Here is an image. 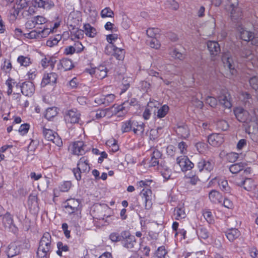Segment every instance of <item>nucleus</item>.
Here are the masks:
<instances>
[{
    "label": "nucleus",
    "instance_id": "f257e3e1",
    "mask_svg": "<svg viewBox=\"0 0 258 258\" xmlns=\"http://www.w3.org/2000/svg\"><path fill=\"white\" fill-rule=\"evenodd\" d=\"M145 126L144 123L130 118L121 123L120 130L122 134L132 131L136 135L142 136L144 132Z\"/></svg>",
    "mask_w": 258,
    "mask_h": 258
},
{
    "label": "nucleus",
    "instance_id": "f03ea898",
    "mask_svg": "<svg viewBox=\"0 0 258 258\" xmlns=\"http://www.w3.org/2000/svg\"><path fill=\"white\" fill-rule=\"evenodd\" d=\"M51 236L49 232H45L41 237L37 254L39 258L49 257L51 252Z\"/></svg>",
    "mask_w": 258,
    "mask_h": 258
},
{
    "label": "nucleus",
    "instance_id": "7ed1b4c3",
    "mask_svg": "<svg viewBox=\"0 0 258 258\" xmlns=\"http://www.w3.org/2000/svg\"><path fill=\"white\" fill-rule=\"evenodd\" d=\"M90 170V167L89 165L88 160L85 157H81L77 163V168H74L73 172L78 181L81 180L82 172H89Z\"/></svg>",
    "mask_w": 258,
    "mask_h": 258
},
{
    "label": "nucleus",
    "instance_id": "20e7f679",
    "mask_svg": "<svg viewBox=\"0 0 258 258\" xmlns=\"http://www.w3.org/2000/svg\"><path fill=\"white\" fill-rule=\"evenodd\" d=\"M82 21L81 14L78 12H73L70 14L68 20V25L70 30H77V32L81 33V30L79 29Z\"/></svg>",
    "mask_w": 258,
    "mask_h": 258
},
{
    "label": "nucleus",
    "instance_id": "39448f33",
    "mask_svg": "<svg viewBox=\"0 0 258 258\" xmlns=\"http://www.w3.org/2000/svg\"><path fill=\"white\" fill-rule=\"evenodd\" d=\"M233 111L236 119L239 122L248 124L254 120L253 116H251L247 110L242 107H236Z\"/></svg>",
    "mask_w": 258,
    "mask_h": 258
},
{
    "label": "nucleus",
    "instance_id": "423d86ee",
    "mask_svg": "<svg viewBox=\"0 0 258 258\" xmlns=\"http://www.w3.org/2000/svg\"><path fill=\"white\" fill-rule=\"evenodd\" d=\"M122 239L121 240L122 245L126 248L137 249L138 243L136 241V238L134 235H131L128 231H122Z\"/></svg>",
    "mask_w": 258,
    "mask_h": 258
},
{
    "label": "nucleus",
    "instance_id": "0eeeda50",
    "mask_svg": "<svg viewBox=\"0 0 258 258\" xmlns=\"http://www.w3.org/2000/svg\"><path fill=\"white\" fill-rule=\"evenodd\" d=\"M43 134L44 138L49 141L52 142L58 147L62 145V142L58 134L53 131L43 127Z\"/></svg>",
    "mask_w": 258,
    "mask_h": 258
},
{
    "label": "nucleus",
    "instance_id": "6e6552de",
    "mask_svg": "<svg viewBox=\"0 0 258 258\" xmlns=\"http://www.w3.org/2000/svg\"><path fill=\"white\" fill-rule=\"evenodd\" d=\"M222 60L224 67L229 70L231 75H236L237 71L235 69V63L233 58L228 52L225 53L222 55Z\"/></svg>",
    "mask_w": 258,
    "mask_h": 258
},
{
    "label": "nucleus",
    "instance_id": "1a4fd4ad",
    "mask_svg": "<svg viewBox=\"0 0 258 258\" xmlns=\"http://www.w3.org/2000/svg\"><path fill=\"white\" fill-rule=\"evenodd\" d=\"M72 153L74 155H83L89 151L87 145L83 141H78L73 143L71 146Z\"/></svg>",
    "mask_w": 258,
    "mask_h": 258
},
{
    "label": "nucleus",
    "instance_id": "9d476101",
    "mask_svg": "<svg viewBox=\"0 0 258 258\" xmlns=\"http://www.w3.org/2000/svg\"><path fill=\"white\" fill-rule=\"evenodd\" d=\"M109 49L113 51L112 55H113L118 60H123L125 56V50L123 49L118 48L115 45H107L105 48V53L109 55L111 53Z\"/></svg>",
    "mask_w": 258,
    "mask_h": 258
},
{
    "label": "nucleus",
    "instance_id": "9b49d317",
    "mask_svg": "<svg viewBox=\"0 0 258 258\" xmlns=\"http://www.w3.org/2000/svg\"><path fill=\"white\" fill-rule=\"evenodd\" d=\"M17 87L21 88V93L25 96H31L35 92V86L31 81H25L16 84Z\"/></svg>",
    "mask_w": 258,
    "mask_h": 258
},
{
    "label": "nucleus",
    "instance_id": "f8f14e48",
    "mask_svg": "<svg viewBox=\"0 0 258 258\" xmlns=\"http://www.w3.org/2000/svg\"><path fill=\"white\" fill-rule=\"evenodd\" d=\"M176 162L183 172L191 170L194 167V164L186 156H181L177 157Z\"/></svg>",
    "mask_w": 258,
    "mask_h": 258
},
{
    "label": "nucleus",
    "instance_id": "ddd939ff",
    "mask_svg": "<svg viewBox=\"0 0 258 258\" xmlns=\"http://www.w3.org/2000/svg\"><path fill=\"white\" fill-rule=\"evenodd\" d=\"M214 166L215 163L212 159L206 160L204 158L200 159L197 164L200 172L205 170L210 172L213 170Z\"/></svg>",
    "mask_w": 258,
    "mask_h": 258
},
{
    "label": "nucleus",
    "instance_id": "4468645a",
    "mask_svg": "<svg viewBox=\"0 0 258 258\" xmlns=\"http://www.w3.org/2000/svg\"><path fill=\"white\" fill-rule=\"evenodd\" d=\"M64 118L66 121L70 122L71 123H79L80 113L76 109H70L65 112Z\"/></svg>",
    "mask_w": 258,
    "mask_h": 258
},
{
    "label": "nucleus",
    "instance_id": "2eb2a0df",
    "mask_svg": "<svg viewBox=\"0 0 258 258\" xmlns=\"http://www.w3.org/2000/svg\"><path fill=\"white\" fill-rule=\"evenodd\" d=\"M3 223L5 229H9L14 233H16L18 229L14 224L12 216L8 212L5 214L3 217Z\"/></svg>",
    "mask_w": 258,
    "mask_h": 258
},
{
    "label": "nucleus",
    "instance_id": "dca6fc26",
    "mask_svg": "<svg viewBox=\"0 0 258 258\" xmlns=\"http://www.w3.org/2000/svg\"><path fill=\"white\" fill-rule=\"evenodd\" d=\"M224 138L221 134L213 133L208 137V142L213 147H219L224 142Z\"/></svg>",
    "mask_w": 258,
    "mask_h": 258
},
{
    "label": "nucleus",
    "instance_id": "f3484780",
    "mask_svg": "<svg viewBox=\"0 0 258 258\" xmlns=\"http://www.w3.org/2000/svg\"><path fill=\"white\" fill-rule=\"evenodd\" d=\"M152 190L149 188L143 189L141 193V196L145 200V208L147 210H149L152 208Z\"/></svg>",
    "mask_w": 258,
    "mask_h": 258
},
{
    "label": "nucleus",
    "instance_id": "a211bd4d",
    "mask_svg": "<svg viewBox=\"0 0 258 258\" xmlns=\"http://www.w3.org/2000/svg\"><path fill=\"white\" fill-rule=\"evenodd\" d=\"M80 204L78 200L71 199L67 201V204L64 206V208L67 212L71 215L78 211Z\"/></svg>",
    "mask_w": 258,
    "mask_h": 258
},
{
    "label": "nucleus",
    "instance_id": "6ab92c4d",
    "mask_svg": "<svg viewBox=\"0 0 258 258\" xmlns=\"http://www.w3.org/2000/svg\"><path fill=\"white\" fill-rule=\"evenodd\" d=\"M54 0H38L35 2H32L34 7L49 10L54 7Z\"/></svg>",
    "mask_w": 258,
    "mask_h": 258
},
{
    "label": "nucleus",
    "instance_id": "aec40b11",
    "mask_svg": "<svg viewBox=\"0 0 258 258\" xmlns=\"http://www.w3.org/2000/svg\"><path fill=\"white\" fill-rule=\"evenodd\" d=\"M175 131L177 135L181 138L186 139L190 136V131L188 126L184 123L177 124L175 129Z\"/></svg>",
    "mask_w": 258,
    "mask_h": 258
},
{
    "label": "nucleus",
    "instance_id": "412c9836",
    "mask_svg": "<svg viewBox=\"0 0 258 258\" xmlns=\"http://www.w3.org/2000/svg\"><path fill=\"white\" fill-rule=\"evenodd\" d=\"M207 45L211 56H215L220 53L221 51L220 46L217 42L208 41L207 42Z\"/></svg>",
    "mask_w": 258,
    "mask_h": 258
},
{
    "label": "nucleus",
    "instance_id": "4be33fe9",
    "mask_svg": "<svg viewBox=\"0 0 258 258\" xmlns=\"http://www.w3.org/2000/svg\"><path fill=\"white\" fill-rule=\"evenodd\" d=\"M57 75L55 73H51L44 75L42 80L41 87H45L48 84H55L56 83Z\"/></svg>",
    "mask_w": 258,
    "mask_h": 258
},
{
    "label": "nucleus",
    "instance_id": "5701e85b",
    "mask_svg": "<svg viewBox=\"0 0 258 258\" xmlns=\"http://www.w3.org/2000/svg\"><path fill=\"white\" fill-rule=\"evenodd\" d=\"M20 247L15 243H11L8 247L6 253L8 258L13 257L20 253Z\"/></svg>",
    "mask_w": 258,
    "mask_h": 258
},
{
    "label": "nucleus",
    "instance_id": "b1692460",
    "mask_svg": "<svg viewBox=\"0 0 258 258\" xmlns=\"http://www.w3.org/2000/svg\"><path fill=\"white\" fill-rule=\"evenodd\" d=\"M162 156V153L156 148L154 149V151L151 155V160L150 163L151 166H155L158 165L159 163V159H161Z\"/></svg>",
    "mask_w": 258,
    "mask_h": 258
},
{
    "label": "nucleus",
    "instance_id": "393cba45",
    "mask_svg": "<svg viewBox=\"0 0 258 258\" xmlns=\"http://www.w3.org/2000/svg\"><path fill=\"white\" fill-rule=\"evenodd\" d=\"M242 186L247 191H251L255 187V184L253 179L246 177H242Z\"/></svg>",
    "mask_w": 258,
    "mask_h": 258
},
{
    "label": "nucleus",
    "instance_id": "a878e982",
    "mask_svg": "<svg viewBox=\"0 0 258 258\" xmlns=\"http://www.w3.org/2000/svg\"><path fill=\"white\" fill-rule=\"evenodd\" d=\"M210 201L213 203H221L222 196L221 194L216 190H211L209 194Z\"/></svg>",
    "mask_w": 258,
    "mask_h": 258
},
{
    "label": "nucleus",
    "instance_id": "bb28decb",
    "mask_svg": "<svg viewBox=\"0 0 258 258\" xmlns=\"http://www.w3.org/2000/svg\"><path fill=\"white\" fill-rule=\"evenodd\" d=\"M226 236L230 241H233L240 235V231L236 228H231L225 232Z\"/></svg>",
    "mask_w": 258,
    "mask_h": 258
},
{
    "label": "nucleus",
    "instance_id": "cd10ccee",
    "mask_svg": "<svg viewBox=\"0 0 258 258\" xmlns=\"http://www.w3.org/2000/svg\"><path fill=\"white\" fill-rule=\"evenodd\" d=\"M83 28L84 29V32L87 36L93 38L96 36L97 34L96 30L95 28L92 27L90 24H85L84 25Z\"/></svg>",
    "mask_w": 258,
    "mask_h": 258
},
{
    "label": "nucleus",
    "instance_id": "c85d7f7f",
    "mask_svg": "<svg viewBox=\"0 0 258 258\" xmlns=\"http://www.w3.org/2000/svg\"><path fill=\"white\" fill-rule=\"evenodd\" d=\"M59 64L65 71L70 70L74 67L72 60L67 58L61 59Z\"/></svg>",
    "mask_w": 258,
    "mask_h": 258
},
{
    "label": "nucleus",
    "instance_id": "c756f323",
    "mask_svg": "<svg viewBox=\"0 0 258 258\" xmlns=\"http://www.w3.org/2000/svg\"><path fill=\"white\" fill-rule=\"evenodd\" d=\"M218 101L225 108H230L232 107V104L228 96L226 94L221 95L218 97Z\"/></svg>",
    "mask_w": 258,
    "mask_h": 258
},
{
    "label": "nucleus",
    "instance_id": "7c9ffc66",
    "mask_svg": "<svg viewBox=\"0 0 258 258\" xmlns=\"http://www.w3.org/2000/svg\"><path fill=\"white\" fill-rule=\"evenodd\" d=\"M238 54L241 57L245 58L248 59H251L253 56L251 50L246 47L241 48L239 50Z\"/></svg>",
    "mask_w": 258,
    "mask_h": 258
},
{
    "label": "nucleus",
    "instance_id": "2f4dec72",
    "mask_svg": "<svg viewBox=\"0 0 258 258\" xmlns=\"http://www.w3.org/2000/svg\"><path fill=\"white\" fill-rule=\"evenodd\" d=\"M245 165H246L241 162L234 164L229 167V170L231 173L236 174L241 171L244 169Z\"/></svg>",
    "mask_w": 258,
    "mask_h": 258
},
{
    "label": "nucleus",
    "instance_id": "473e14b6",
    "mask_svg": "<svg viewBox=\"0 0 258 258\" xmlns=\"http://www.w3.org/2000/svg\"><path fill=\"white\" fill-rule=\"evenodd\" d=\"M248 81L250 87L255 91H258V75L249 77ZM257 99L258 100V94L257 95Z\"/></svg>",
    "mask_w": 258,
    "mask_h": 258
},
{
    "label": "nucleus",
    "instance_id": "72a5a7b5",
    "mask_svg": "<svg viewBox=\"0 0 258 258\" xmlns=\"http://www.w3.org/2000/svg\"><path fill=\"white\" fill-rule=\"evenodd\" d=\"M56 110L57 108L55 107L48 108L46 110V112L44 114V117L47 120H50L52 118H53L57 115V112Z\"/></svg>",
    "mask_w": 258,
    "mask_h": 258
},
{
    "label": "nucleus",
    "instance_id": "f704fd0d",
    "mask_svg": "<svg viewBox=\"0 0 258 258\" xmlns=\"http://www.w3.org/2000/svg\"><path fill=\"white\" fill-rule=\"evenodd\" d=\"M198 237L200 239H206L209 237V233L207 229L203 227H199L197 230Z\"/></svg>",
    "mask_w": 258,
    "mask_h": 258
},
{
    "label": "nucleus",
    "instance_id": "c9c22d12",
    "mask_svg": "<svg viewBox=\"0 0 258 258\" xmlns=\"http://www.w3.org/2000/svg\"><path fill=\"white\" fill-rule=\"evenodd\" d=\"M174 214L176 216L175 219L179 220L180 219L184 218L186 216V214L184 211V207H177L175 208Z\"/></svg>",
    "mask_w": 258,
    "mask_h": 258
},
{
    "label": "nucleus",
    "instance_id": "e433bc0d",
    "mask_svg": "<svg viewBox=\"0 0 258 258\" xmlns=\"http://www.w3.org/2000/svg\"><path fill=\"white\" fill-rule=\"evenodd\" d=\"M61 39V36L60 35H57L54 37H50L46 41V45L50 47H53L57 45Z\"/></svg>",
    "mask_w": 258,
    "mask_h": 258
},
{
    "label": "nucleus",
    "instance_id": "4c0bfd02",
    "mask_svg": "<svg viewBox=\"0 0 258 258\" xmlns=\"http://www.w3.org/2000/svg\"><path fill=\"white\" fill-rule=\"evenodd\" d=\"M253 34L251 32L243 30L240 32V37L244 41H249L253 38Z\"/></svg>",
    "mask_w": 258,
    "mask_h": 258
},
{
    "label": "nucleus",
    "instance_id": "58836bf2",
    "mask_svg": "<svg viewBox=\"0 0 258 258\" xmlns=\"http://www.w3.org/2000/svg\"><path fill=\"white\" fill-rule=\"evenodd\" d=\"M169 110V107L167 105H164L160 108L157 107V116L158 118H162L165 116Z\"/></svg>",
    "mask_w": 258,
    "mask_h": 258
},
{
    "label": "nucleus",
    "instance_id": "ea45409f",
    "mask_svg": "<svg viewBox=\"0 0 258 258\" xmlns=\"http://www.w3.org/2000/svg\"><path fill=\"white\" fill-rule=\"evenodd\" d=\"M110 110V108L104 109H98L96 111H92V114L95 113V117L97 119H99L106 115L107 113Z\"/></svg>",
    "mask_w": 258,
    "mask_h": 258
},
{
    "label": "nucleus",
    "instance_id": "a19ab883",
    "mask_svg": "<svg viewBox=\"0 0 258 258\" xmlns=\"http://www.w3.org/2000/svg\"><path fill=\"white\" fill-rule=\"evenodd\" d=\"M167 253V250L165 249V246H161L158 247L156 251L155 254L158 258H165L166 256H169Z\"/></svg>",
    "mask_w": 258,
    "mask_h": 258
},
{
    "label": "nucleus",
    "instance_id": "79ce46f5",
    "mask_svg": "<svg viewBox=\"0 0 258 258\" xmlns=\"http://www.w3.org/2000/svg\"><path fill=\"white\" fill-rule=\"evenodd\" d=\"M220 189L225 193H230L231 188L228 185V181L226 180H222L218 182Z\"/></svg>",
    "mask_w": 258,
    "mask_h": 258
},
{
    "label": "nucleus",
    "instance_id": "37998d69",
    "mask_svg": "<svg viewBox=\"0 0 258 258\" xmlns=\"http://www.w3.org/2000/svg\"><path fill=\"white\" fill-rule=\"evenodd\" d=\"M17 61L21 66L24 67H28L32 63L29 57L23 55L19 56L17 59Z\"/></svg>",
    "mask_w": 258,
    "mask_h": 258
},
{
    "label": "nucleus",
    "instance_id": "c03bdc74",
    "mask_svg": "<svg viewBox=\"0 0 258 258\" xmlns=\"http://www.w3.org/2000/svg\"><path fill=\"white\" fill-rule=\"evenodd\" d=\"M29 204L34 208L38 207V198L36 195L33 193L31 194L28 197Z\"/></svg>",
    "mask_w": 258,
    "mask_h": 258
},
{
    "label": "nucleus",
    "instance_id": "a18cd8bd",
    "mask_svg": "<svg viewBox=\"0 0 258 258\" xmlns=\"http://www.w3.org/2000/svg\"><path fill=\"white\" fill-rule=\"evenodd\" d=\"M101 16L102 18L110 17L112 18L114 16L113 12L109 7H106L101 12Z\"/></svg>",
    "mask_w": 258,
    "mask_h": 258
},
{
    "label": "nucleus",
    "instance_id": "49530a36",
    "mask_svg": "<svg viewBox=\"0 0 258 258\" xmlns=\"http://www.w3.org/2000/svg\"><path fill=\"white\" fill-rule=\"evenodd\" d=\"M109 239L112 241V242H118V241H121L122 239V232L120 233V235L117 232H113L111 233L109 235Z\"/></svg>",
    "mask_w": 258,
    "mask_h": 258
},
{
    "label": "nucleus",
    "instance_id": "de8ad7c7",
    "mask_svg": "<svg viewBox=\"0 0 258 258\" xmlns=\"http://www.w3.org/2000/svg\"><path fill=\"white\" fill-rule=\"evenodd\" d=\"M156 103L158 105H159V103H158V102H153L150 101L147 105L148 109H149V110H150V113L151 114L153 113L155 115H156L157 114V107L156 106Z\"/></svg>",
    "mask_w": 258,
    "mask_h": 258
},
{
    "label": "nucleus",
    "instance_id": "09e8293b",
    "mask_svg": "<svg viewBox=\"0 0 258 258\" xmlns=\"http://www.w3.org/2000/svg\"><path fill=\"white\" fill-rule=\"evenodd\" d=\"M24 37L28 39H40L39 31L32 30L24 34Z\"/></svg>",
    "mask_w": 258,
    "mask_h": 258
},
{
    "label": "nucleus",
    "instance_id": "8fccbe9b",
    "mask_svg": "<svg viewBox=\"0 0 258 258\" xmlns=\"http://www.w3.org/2000/svg\"><path fill=\"white\" fill-rule=\"evenodd\" d=\"M52 32L51 28L44 27L41 31H39L40 39L47 37Z\"/></svg>",
    "mask_w": 258,
    "mask_h": 258
},
{
    "label": "nucleus",
    "instance_id": "3c124183",
    "mask_svg": "<svg viewBox=\"0 0 258 258\" xmlns=\"http://www.w3.org/2000/svg\"><path fill=\"white\" fill-rule=\"evenodd\" d=\"M104 101H105V106H107L109 105V104L112 102L115 99V96L114 94H110L104 96Z\"/></svg>",
    "mask_w": 258,
    "mask_h": 258
},
{
    "label": "nucleus",
    "instance_id": "603ef678",
    "mask_svg": "<svg viewBox=\"0 0 258 258\" xmlns=\"http://www.w3.org/2000/svg\"><path fill=\"white\" fill-rule=\"evenodd\" d=\"M166 5L174 10H177L179 8V5L175 0H167Z\"/></svg>",
    "mask_w": 258,
    "mask_h": 258
},
{
    "label": "nucleus",
    "instance_id": "864d4df0",
    "mask_svg": "<svg viewBox=\"0 0 258 258\" xmlns=\"http://www.w3.org/2000/svg\"><path fill=\"white\" fill-rule=\"evenodd\" d=\"M160 136L158 130L151 129L149 133V139L150 140L154 141L158 139Z\"/></svg>",
    "mask_w": 258,
    "mask_h": 258
},
{
    "label": "nucleus",
    "instance_id": "5fc2aeb1",
    "mask_svg": "<svg viewBox=\"0 0 258 258\" xmlns=\"http://www.w3.org/2000/svg\"><path fill=\"white\" fill-rule=\"evenodd\" d=\"M39 144V141L38 140L32 139L28 146V149L31 151H35Z\"/></svg>",
    "mask_w": 258,
    "mask_h": 258
},
{
    "label": "nucleus",
    "instance_id": "6e6d98bb",
    "mask_svg": "<svg viewBox=\"0 0 258 258\" xmlns=\"http://www.w3.org/2000/svg\"><path fill=\"white\" fill-rule=\"evenodd\" d=\"M241 96L243 100L245 102V105L248 103V105L250 104V101H252L251 95L247 92H243L241 93Z\"/></svg>",
    "mask_w": 258,
    "mask_h": 258
},
{
    "label": "nucleus",
    "instance_id": "4d7b16f0",
    "mask_svg": "<svg viewBox=\"0 0 258 258\" xmlns=\"http://www.w3.org/2000/svg\"><path fill=\"white\" fill-rule=\"evenodd\" d=\"M29 127L30 125L28 123L21 124L19 129V132L21 135H24L28 133Z\"/></svg>",
    "mask_w": 258,
    "mask_h": 258
},
{
    "label": "nucleus",
    "instance_id": "13d9d810",
    "mask_svg": "<svg viewBox=\"0 0 258 258\" xmlns=\"http://www.w3.org/2000/svg\"><path fill=\"white\" fill-rule=\"evenodd\" d=\"M72 183L70 181H64L60 186V191L63 192L68 191L71 187Z\"/></svg>",
    "mask_w": 258,
    "mask_h": 258
},
{
    "label": "nucleus",
    "instance_id": "bf43d9fd",
    "mask_svg": "<svg viewBox=\"0 0 258 258\" xmlns=\"http://www.w3.org/2000/svg\"><path fill=\"white\" fill-rule=\"evenodd\" d=\"M23 10L18 7L17 9H14L13 13H11L10 18L11 20H15L16 19L17 16H19L20 13L22 14Z\"/></svg>",
    "mask_w": 258,
    "mask_h": 258
},
{
    "label": "nucleus",
    "instance_id": "052dcab7",
    "mask_svg": "<svg viewBox=\"0 0 258 258\" xmlns=\"http://www.w3.org/2000/svg\"><path fill=\"white\" fill-rule=\"evenodd\" d=\"M238 158V154L235 153H230L227 154V159L230 162H235Z\"/></svg>",
    "mask_w": 258,
    "mask_h": 258
},
{
    "label": "nucleus",
    "instance_id": "680f3d73",
    "mask_svg": "<svg viewBox=\"0 0 258 258\" xmlns=\"http://www.w3.org/2000/svg\"><path fill=\"white\" fill-rule=\"evenodd\" d=\"M36 25L37 24H43L46 23V19L43 16H37L33 18Z\"/></svg>",
    "mask_w": 258,
    "mask_h": 258
},
{
    "label": "nucleus",
    "instance_id": "e2e57ef3",
    "mask_svg": "<svg viewBox=\"0 0 258 258\" xmlns=\"http://www.w3.org/2000/svg\"><path fill=\"white\" fill-rule=\"evenodd\" d=\"M170 54L175 58H178L180 60L183 59L182 54L179 52L177 49H174L170 52Z\"/></svg>",
    "mask_w": 258,
    "mask_h": 258
},
{
    "label": "nucleus",
    "instance_id": "0e129e2a",
    "mask_svg": "<svg viewBox=\"0 0 258 258\" xmlns=\"http://www.w3.org/2000/svg\"><path fill=\"white\" fill-rule=\"evenodd\" d=\"M158 33V29L157 28H149L146 31L147 36L151 38L154 37Z\"/></svg>",
    "mask_w": 258,
    "mask_h": 258
},
{
    "label": "nucleus",
    "instance_id": "69168bd1",
    "mask_svg": "<svg viewBox=\"0 0 258 258\" xmlns=\"http://www.w3.org/2000/svg\"><path fill=\"white\" fill-rule=\"evenodd\" d=\"M117 38L118 35L116 34H109L106 36V40L109 43V45H115L112 41L117 40Z\"/></svg>",
    "mask_w": 258,
    "mask_h": 258
},
{
    "label": "nucleus",
    "instance_id": "338daca9",
    "mask_svg": "<svg viewBox=\"0 0 258 258\" xmlns=\"http://www.w3.org/2000/svg\"><path fill=\"white\" fill-rule=\"evenodd\" d=\"M12 68V64L10 60H6L4 61V66L2 67V69L6 73H8L10 71Z\"/></svg>",
    "mask_w": 258,
    "mask_h": 258
},
{
    "label": "nucleus",
    "instance_id": "774afa93",
    "mask_svg": "<svg viewBox=\"0 0 258 258\" xmlns=\"http://www.w3.org/2000/svg\"><path fill=\"white\" fill-rule=\"evenodd\" d=\"M207 103H208L210 106L215 107L217 104V99L213 97L208 96L206 99Z\"/></svg>",
    "mask_w": 258,
    "mask_h": 258
}]
</instances>
